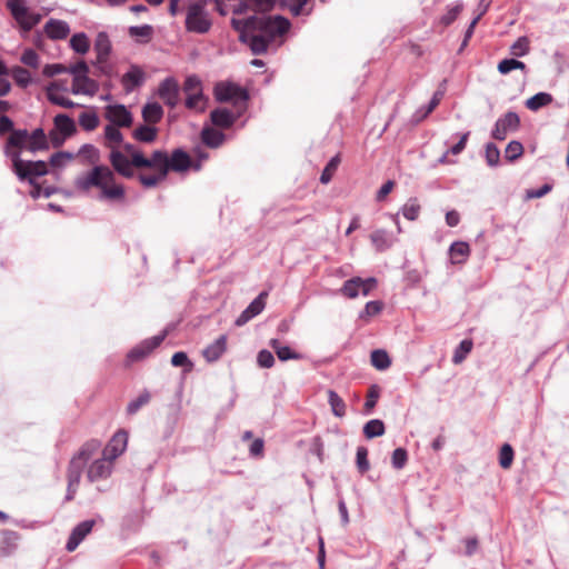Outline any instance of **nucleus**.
<instances>
[{
  "instance_id": "obj_56",
  "label": "nucleus",
  "mask_w": 569,
  "mask_h": 569,
  "mask_svg": "<svg viewBox=\"0 0 569 569\" xmlns=\"http://www.w3.org/2000/svg\"><path fill=\"white\" fill-rule=\"evenodd\" d=\"M462 11V4H456L448 9L447 13L441 17V23L443 26L451 24Z\"/></svg>"
},
{
  "instance_id": "obj_53",
  "label": "nucleus",
  "mask_w": 569,
  "mask_h": 569,
  "mask_svg": "<svg viewBox=\"0 0 569 569\" xmlns=\"http://www.w3.org/2000/svg\"><path fill=\"white\" fill-rule=\"evenodd\" d=\"M391 461L396 469H402L408 461V453L406 449L397 448L393 450Z\"/></svg>"
},
{
  "instance_id": "obj_50",
  "label": "nucleus",
  "mask_w": 569,
  "mask_h": 569,
  "mask_svg": "<svg viewBox=\"0 0 569 569\" xmlns=\"http://www.w3.org/2000/svg\"><path fill=\"white\" fill-rule=\"evenodd\" d=\"M356 463L361 475L366 473L369 470L370 463L368 460V449L366 447H358Z\"/></svg>"
},
{
  "instance_id": "obj_64",
  "label": "nucleus",
  "mask_w": 569,
  "mask_h": 569,
  "mask_svg": "<svg viewBox=\"0 0 569 569\" xmlns=\"http://www.w3.org/2000/svg\"><path fill=\"white\" fill-rule=\"evenodd\" d=\"M72 156L70 153L66 152H57L51 156L50 158V164L52 167H62L66 162V160H71Z\"/></svg>"
},
{
  "instance_id": "obj_57",
  "label": "nucleus",
  "mask_w": 569,
  "mask_h": 569,
  "mask_svg": "<svg viewBox=\"0 0 569 569\" xmlns=\"http://www.w3.org/2000/svg\"><path fill=\"white\" fill-rule=\"evenodd\" d=\"M171 363L174 367H188V371L192 369V362L189 360L187 353L183 351H178L173 353L171 358Z\"/></svg>"
},
{
  "instance_id": "obj_41",
  "label": "nucleus",
  "mask_w": 569,
  "mask_h": 569,
  "mask_svg": "<svg viewBox=\"0 0 569 569\" xmlns=\"http://www.w3.org/2000/svg\"><path fill=\"white\" fill-rule=\"evenodd\" d=\"M385 433V423L379 419L368 421L363 427V435L366 438L371 439L380 437Z\"/></svg>"
},
{
  "instance_id": "obj_27",
  "label": "nucleus",
  "mask_w": 569,
  "mask_h": 569,
  "mask_svg": "<svg viewBox=\"0 0 569 569\" xmlns=\"http://www.w3.org/2000/svg\"><path fill=\"white\" fill-rule=\"evenodd\" d=\"M227 350V336H220L214 342L206 347L202 351L203 358L208 362L217 361Z\"/></svg>"
},
{
  "instance_id": "obj_33",
  "label": "nucleus",
  "mask_w": 569,
  "mask_h": 569,
  "mask_svg": "<svg viewBox=\"0 0 569 569\" xmlns=\"http://www.w3.org/2000/svg\"><path fill=\"white\" fill-rule=\"evenodd\" d=\"M269 345L281 361L299 360L302 358L300 353L291 350L289 347L281 346L278 339H271Z\"/></svg>"
},
{
  "instance_id": "obj_4",
  "label": "nucleus",
  "mask_w": 569,
  "mask_h": 569,
  "mask_svg": "<svg viewBox=\"0 0 569 569\" xmlns=\"http://www.w3.org/2000/svg\"><path fill=\"white\" fill-rule=\"evenodd\" d=\"M231 27L254 54H262L277 37L288 32L290 22L281 16H251L247 19L232 18Z\"/></svg>"
},
{
  "instance_id": "obj_7",
  "label": "nucleus",
  "mask_w": 569,
  "mask_h": 569,
  "mask_svg": "<svg viewBox=\"0 0 569 569\" xmlns=\"http://www.w3.org/2000/svg\"><path fill=\"white\" fill-rule=\"evenodd\" d=\"M103 136L104 146L110 150L109 161L113 170L117 173H126L127 167L124 166V153L119 149L123 141V134L119 130V127L106 126Z\"/></svg>"
},
{
  "instance_id": "obj_52",
  "label": "nucleus",
  "mask_w": 569,
  "mask_h": 569,
  "mask_svg": "<svg viewBox=\"0 0 569 569\" xmlns=\"http://www.w3.org/2000/svg\"><path fill=\"white\" fill-rule=\"evenodd\" d=\"M380 397V388L377 385H372L367 392V399L365 402L366 412H370L377 405Z\"/></svg>"
},
{
  "instance_id": "obj_6",
  "label": "nucleus",
  "mask_w": 569,
  "mask_h": 569,
  "mask_svg": "<svg viewBox=\"0 0 569 569\" xmlns=\"http://www.w3.org/2000/svg\"><path fill=\"white\" fill-rule=\"evenodd\" d=\"M68 72L73 76L71 92L73 94H84L93 97L99 91V83L91 79L89 73V66L86 61L80 60L74 64L69 66Z\"/></svg>"
},
{
  "instance_id": "obj_46",
  "label": "nucleus",
  "mask_w": 569,
  "mask_h": 569,
  "mask_svg": "<svg viewBox=\"0 0 569 569\" xmlns=\"http://www.w3.org/2000/svg\"><path fill=\"white\" fill-rule=\"evenodd\" d=\"M339 163H340V157H339V154H337L325 167V169L320 176L321 183L326 184L332 179L335 172L338 169Z\"/></svg>"
},
{
  "instance_id": "obj_61",
  "label": "nucleus",
  "mask_w": 569,
  "mask_h": 569,
  "mask_svg": "<svg viewBox=\"0 0 569 569\" xmlns=\"http://www.w3.org/2000/svg\"><path fill=\"white\" fill-rule=\"evenodd\" d=\"M69 67H66L61 63L46 64L42 73L46 77H53L56 74L68 72Z\"/></svg>"
},
{
  "instance_id": "obj_8",
  "label": "nucleus",
  "mask_w": 569,
  "mask_h": 569,
  "mask_svg": "<svg viewBox=\"0 0 569 569\" xmlns=\"http://www.w3.org/2000/svg\"><path fill=\"white\" fill-rule=\"evenodd\" d=\"M211 19L206 10V2L198 0L187 8L186 29L189 32L207 33L211 28Z\"/></svg>"
},
{
  "instance_id": "obj_5",
  "label": "nucleus",
  "mask_w": 569,
  "mask_h": 569,
  "mask_svg": "<svg viewBox=\"0 0 569 569\" xmlns=\"http://www.w3.org/2000/svg\"><path fill=\"white\" fill-rule=\"evenodd\" d=\"M46 149H48V140L41 128L36 129L31 133L26 129H19L12 131L9 136L4 147V152L7 157H9V151L13 153L16 152L21 157L22 150L37 152Z\"/></svg>"
},
{
  "instance_id": "obj_18",
  "label": "nucleus",
  "mask_w": 569,
  "mask_h": 569,
  "mask_svg": "<svg viewBox=\"0 0 569 569\" xmlns=\"http://www.w3.org/2000/svg\"><path fill=\"white\" fill-rule=\"evenodd\" d=\"M159 98L169 107H174L179 99V84L174 78H166L158 88Z\"/></svg>"
},
{
  "instance_id": "obj_31",
  "label": "nucleus",
  "mask_w": 569,
  "mask_h": 569,
  "mask_svg": "<svg viewBox=\"0 0 569 569\" xmlns=\"http://www.w3.org/2000/svg\"><path fill=\"white\" fill-rule=\"evenodd\" d=\"M142 118L146 123L154 126L163 117V109L157 102H149L142 108Z\"/></svg>"
},
{
  "instance_id": "obj_26",
  "label": "nucleus",
  "mask_w": 569,
  "mask_h": 569,
  "mask_svg": "<svg viewBox=\"0 0 569 569\" xmlns=\"http://www.w3.org/2000/svg\"><path fill=\"white\" fill-rule=\"evenodd\" d=\"M46 94H47L48 100L50 102H52L53 104H57V106H60L63 108H68V109L77 106L72 100H70L69 98H67L60 93L59 80L51 82L46 88Z\"/></svg>"
},
{
  "instance_id": "obj_22",
  "label": "nucleus",
  "mask_w": 569,
  "mask_h": 569,
  "mask_svg": "<svg viewBox=\"0 0 569 569\" xmlns=\"http://www.w3.org/2000/svg\"><path fill=\"white\" fill-rule=\"evenodd\" d=\"M94 526L93 520H86L83 522H80L71 532L66 549L69 552L74 551L78 546L81 543V541L91 532L92 528Z\"/></svg>"
},
{
  "instance_id": "obj_44",
  "label": "nucleus",
  "mask_w": 569,
  "mask_h": 569,
  "mask_svg": "<svg viewBox=\"0 0 569 569\" xmlns=\"http://www.w3.org/2000/svg\"><path fill=\"white\" fill-rule=\"evenodd\" d=\"M520 69L525 71L527 69L526 64L517 59H503L498 63V71L501 74H507L512 70Z\"/></svg>"
},
{
  "instance_id": "obj_51",
  "label": "nucleus",
  "mask_w": 569,
  "mask_h": 569,
  "mask_svg": "<svg viewBox=\"0 0 569 569\" xmlns=\"http://www.w3.org/2000/svg\"><path fill=\"white\" fill-rule=\"evenodd\" d=\"M12 78L16 83L22 88H26L31 82L30 72L21 67H17L12 70Z\"/></svg>"
},
{
  "instance_id": "obj_25",
  "label": "nucleus",
  "mask_w": 569,
  "mask_h": 569,
  "mask_svg": "<svg viewBox=\"0 0 569 569\" xmlns=\"http://www.w3.org/2000/svg\"><path fill=\"white\" fill-rule=\"evenodd\" d=\"M143 81L144 72L137 66H132L121 78V83L126 92L133 91L136 88L140 87Z\"/></svg>"
},
{
  "instance_id": "obj_55",
  "label": "nucleus",
  "mask_w": 569,
  "mask_h": 569,
  "mask_svg": "<svg viewBox=\"0 0 569 569\" xmlns=\"http://www.w3.org/2000/svg\"><path fill=\"white\" fill-rule=\"evenodd\" d=\"M445 96V89L443 88H439L432 96L429 104L427 106L423 114L421 116V118H426L428 117L440 103V101L442 100Z\"/></svg>"
},
{
  "instance_id": "obj_63",
  "label": "nucleus",
  "mask_w": 569,
  "mask_h": 569,
  "mask_svg": "<svg viewBox=\"0 0 569 569\" xmlns=\"http://www.w3.org/2000/svg\"><path fill=\"white\" fill-rule=\"evenodd\" d=\"M395 186L396 183L392 180H388L387 182H385L377 192V201H383L386 197L393 190Z\"/></svg>"
},
{
  "instance_id": "obj_30",
  "label": "nucleus",
  "mask_w": 569,
  "mask_h": 569,
  "mask_svg": "<svg viewBox=\"0 0 569 569\" xmlns=\"http://www.w3.org/2000/svg\"><path fill=\"white\" fill-rule=\"evenodd\" d=\"M132 137L139 142L151 143L158 137V129L152 124H141L132 131Z\"/></svg>"
},
{
  "instance_id": "obj_21",
  "label": "nucleus",
  "mask_w": 569,
  "mask_h": 569,
  "mask_svg": "<svg viewBox=\"0 0 569 569\" xmlns=\"http://www.w3.org/2000/svg\"><path fill=\"white\" fill-rule=\"evenodd\" d=\"M243 111L244 110L237 109V112H232L226 108H218L211 111L210 118L216 127L228 129L237 121Z\"/></svg>"
},
{
  "instance_id": "obj_32",
  "label": "nucleus",
  "mask_w": 569,
  "mask_h": 569,
  "mask_svg": "<svg viewBox=\"0 0 569 569\" xmlns=\"http://www.w3.org/2000/svg\"><path fill=\"white\" fill-rule=\"evenodd\" d=\"M54 129L66 137H70L76 132L74 121L67 114H57L53 120Z\"/></svg>"
},
{
  "instance_id": "obj_58",
  "label": "nucleus",
  "mask_w": 569,
  "mask_h": 569,
  "mask_svg": "<svg viewBox=\"0 0 569 569\" xmlns=\"http://www.w3.org/2000/svg\"><path fill=\"white\" fill-rule=\"evenodd\" d=\"M21 62L31 68H38L39 66V56L32 49H27L21 56Z\"/></svg>"
},
{
  "instance_id": "obj_34",
  "label": "nucleus",
  "mask_w": 569,
  "mask_h": 569,
  "mask_svg": "<svg viewBox=\"0 0 569 569\" xmlns=\"http://www.w3.org/2000/svg\"><path fill=\"white\" fill-rule=\"evenodd\" d=\"M202 142L210 148H218L224 140V134L213 128H204L201 132Z\"/></svg>"
},
{
  "instance_id": "obj_59",
  "label": "nucleus",
  "mask_w": 569,
  "mask_h": 569,
  "mask_svg": "<svg viewBox=\"0 0 569 569\" xmlns=\"http://www.w3.org/2000/svg\"><path fill=\"white\" fill-rule=\"evenodd\" d=\"M257 362L261 368H271L274 365V357L269 350H261L258 353Z\"/></svg>"
},
{
  "instance_id": "obj_3",
  "label": "nucleus",
  "mask_w": 569,
  "mask_h": 569,
  "mask_svg": "<svg viewBox=\"0 0 569 569\" xmlns=\"http://www.w3.org/2000/svg\"><path fill=\"white\" fill-rule=\"evenodd\" d=\"M101 442L98 439H90L86 441L79 450L71 457L67 468V495L66 500H73L80 485L83 469L87 467L86 476L87 480L91 483L107 480L113 471V463L100 457L89 461L100 451Z\"/></svg>"
},
{
  "instance_id": "obj_37",
  "label": "nucleus",
  "mask_w": 569,
  "mask_h": 569,
  "mask_svg": "<svg viewBox=\"0 0 569 569\" xmlns=\"http://www.w3.org/2000/svg\"><path fill=\"white\" fill-rule=\"evenodd\" d=\"M552 96L547 92H539L526 101V107L531 111H537L542 107L549 106L552 102Z\"/></svg>"
},
{
  "instance_id": "obj_9",
  "label": "nucleus",
  "mask_w": 569,
  "mask_h": 569,
  "mask_svg": "<svg viewBox=\"0 0 569 569\" xmlns=\"http://www.w3.org/2000/svg\"><path fill=\"white\" fill-rule=\"evenodd\" d=\"M9 158L12 162V170L20 180H28L33 184L34 178L48 173V164L44 161L22 160L16 152L9 151Z\"/></svg>"
},
{
  "instance_id": "obj_14",
  "label": "nucleus",
  "mask_w": 569,
  "mask_h": 569,
  "mask_svg": "<svg viewBox=\"0 0 569 569\" xmlns=\"http://www.w3.org/2000/svg\"><path fill=\"white\" fill-rule=\"evenodd\" d=\"M520 118L516 112L508 111L496 121L491 136L496 140H505L510 132L518 130Z\"/></svg>"
},
{
  "instance_id": "obj_20",
  "label": "nucleus",
  "mask_w": 569,
  "mask_h": 569,
  "mask_svg": "<svg viewBox=\"0 0 569 569\" xmlns=\"http://www.w3.org/2000/svg\"><path fill=\"white\" fill-rule=\"evenodd\" d=\"M276 0H242L233 7L232 12L234 14H243L248 10H252L258 13H266L273 9Z\"/></svg>"
},
{
  "instance_id": "obj_24",
  "label": "nucleus",
  "mask_w": 569,
  "mask_h": 569,
  "mask_svg": "<svg viewBox=\"0 0 569 569\" xmlns=\"http://www.w3.org/2000/svg\"><path fill=\"white\" fill-rule=\"evenodd\" d=\"M44 32L52 40H62L69 36L70 28L66 21L50 19L44 26Z\"/></svg>"
},
{
  "instance_id": "obj_60",
  "label": "nucleus",
  "mask_w": 569,
  "mask_h": 569,
  "mask_svg": "<svg viewBox=\"0 0 569 569\" xmlns=\"http://www.w3.org/2000/svg\"><path fill=\"white\" fill-rule=\"evenodd\" d=\"M383 303L381 301L367 302L361 317H372L381 312Z\"/></svg>"
},
{
  "instance_id": "obj_13",
  "label": "nucleus",
  "mask_w": 569,
  "mask_h": 569,
  "mask_svg": "<svg viewBox=\"0 0 569 569\" xmlns=\"http://www.w3.org/2000/svg\"><path fill=\"white\" fill-rule=\"evenodd\" d=\"M376 286L377 280L375 278L362 279L360 277H355L343 283L341 293L347 298L353 299L358 297L359 293L368 296Z\"/></svg>"
},
{
  "instance_id": "obj_23",
  "label": "nucleus",
  "mask_w": 569,
  "mask_h": 569,
  "mask_svg": "<svg viewBox=\"0 0 569 569\" xmlns=\"http://www.w3.org/2000/svg\"><path fill=\"white\" fill-rule=\"evenodd\" d=\"M166 338V333H161L154 336L150 339L144 340L139 347L132 349L128 357L132 360H140L147 355H149L152 350L158 348Z\"/></svg>"
},
{
  "instance_id": "obj_48",
  "label": "nucleus",
  "mask_w": 569,
  "mask_h": 569,
  "mask_svg": "<svg viewBox=\"0 0 569 569\" xmlns=\"http://www.w3.org/2000/svg\"><path fill=\"white\" fill-rule=\"evenodd\" d=\"M530 50V41L527 37H520L510 47V53L515 57L526 56Z\"/></svg>"
},
{
  "instance_id": "obj_19",
  "label": "nucleus",
  "mask_w": 569,
  "mask_h": 569,
  "mask_svg": "<svg viewBox=\"0 0 569 569\" xmlns=\"http://www.w3.org/2000/svg\"><path fill=\"white\" fill-rule=\"evenodd\" d=\"M267 297V291L261 292L237 318L234 322L236 326L241 327L256 316L260 315L266 307Z\"/></svg>"
},
{
  "instance_id": "obj_28",
  "label": "nucleus",
  "mask_w": 569,
  "mask_h": 569,
  "mask_svg": "<svg viewBox=\"0 0 569 569\" xmlns=\"http://www.w3.org/2000/svg\"><path fill=\"white\" fill-rule=\"evenodd\" d=\"M19 540V533L10 530L3 531L0 541V557L11 556L17 550Z\"/></svg>"
},
{
  "instance_id": "obj_38",
  "label": "nucleus",
  "mask_w": 569,
  "mask_h": 569,
  "mask_svg": "<svg viewBox=\"0 0 569 569\" xmlns=\"http://www.w3.org/2000/svg\"><path fill=\"white\" fill-rule=\"evenodd\" d=\"M370 361L377 370H386L391 366V359L388 352L382 349L373 350L370 356Z\"/></svg>"
},
{
  "instance_id": "obj_29",
  "label": "nucleus",
  "mask_w": 569,
  "mask_h": 569,
  "mask_svg": "<svg viewBox=\"0 0 569 569\" xmlns=\"http://www.w3.org/2000/svg\"><path fill=\"white\" fill-rule=\"evenodd\" d=\"M470 246L465 241H456L450 246L449 256L455 264H460L467 261L470 256Z\"/></svg>"
},
{
  "instance_id": "obj_2",
  "label": "nucleus",
  "mask_w": 569,
  "mask_h": 569,
  "mask_svg": "<svg viewBox=\"0 0 569 569\" xmlns=\"http://www.w3.org/2000/svg\"><path fill=\"white\" fill-rule=\"evenodd\" d=\"M77 157L82 164L92 166V169L76 179V188L82 192H89L96 188L99 190V198L117 201L124 198V188L116 181L113 168L100 164V151L93 144H83Z\"/></svg>"
},
{
  "instance_id": "obj_12",
  "label": "nucleus",
  "mask_w": 569,
  "mask_h": 569,
  "mask_svg": "<svg viewBox=\"0 0 569 569\" xmlns=\"http://www.w3.org/2000/svg\"><path fill=\"white\" fill-rule=\"evenodd\" d=\"M7 7L24 32L30 31L41 20L40 14L29 11L24 4V0H8Z\"/></svg>"
},
{
  "instance_id": "obj_17",
  "label": "nucleus",
  "mask_w": 569,
  "mask_h": 569,
  "mask_svg": "<svg viewBox=\"0 0 569 569\" xmlns=\"http://www.w3.org/2000/svg\"><path fill=\"white\" fill-rule=\"evenodd\" d=\"M94 51L97 53L96 64L102 73H107V67L104 66L109 54L111 52V42L106 32H99L94 41Z\"/></svg>"
},
{
  "instance_id": "obj_62",
  "label": "nucleus",
  "mask_w": 569,
  "mask_h": 569,
  "mask_svg": "<svg viewBox=\"0 0 569 569\" xmlns=\"http://www.w3.org/2000/svg\"><path fill=\"white\" fill-rule=\"evenodd\" d=\"M152 33V27L144 24L141 27H130L129 28V34L131 37H142V38H150Z\"/></svg>"
},
{
  "instance_id": "obj_54",
  "label": "nucleus",
  "mask_w": 569,
  "mask_h": 569,
  "mask_svg": "<svg viewBox=\"0 0 569 569\" xmlns=\"http://www.w3.org/2000/svg\"><path fill=\"white\" fill-rule=\"evenodd\" d=\"M486 160L490 167L497 166L500 160V151L493 143L486 146Z\"/></svg>"
},
{
  "instance_id": "obj_42",
  "label": "nucleus",
  "mask_w": 569,
  "mask_h": 569,
  "mask_svg": "<svg viewBox=\"0 0 569 569\" xmlns=\"http://www.w3.org/2000/svg\"><path fill=\"white\" fill-rule=\"evenodd\" d=\"M472 347H473V343L471 340H469V339L462 340L453 352L452 362L456 365L461 363L467 358V356L471 352Z\"/></svg>"
},
{
  "instance_id": "obj_45",
  "label": "nucleus",
  "mask_w": 569,
  "mask_h": 569,
  "mask_svg": "<svg viewBox=\"0 0 569 569\" xmlns=\"http://www.w3.org/2000/svg\"><path fill=\"white\" fill-rule=\"evenodd\" d=\"M515 452L509 443L502 445L499 452V465L502 469H509L513 462Z\"/></svg>"
},
{
  "instance_id": "obj_40",
  "label": "nucleus",
  "mask_w": 569,
  "mask_h": 569,
  "mask_svg": "<svg viewBox=\"0 0 569 569\" xmlns=\"http://www.w3.org/2000/svg\"><path fill=\"white\" fill-rule=\"evenodd\" d=\"M70 47L77 53L84 54L90 49V41L86 33L80 32L72 36L70 39Z\"/></svg>"
},
{
  "instance_id": "obj_43",
  "label": "nucleus",
  "mask_w": 569,
  "mask_h": 569,
  "mask_svg": "<svg viewBox=\"0 0 569 569\" xmlns=\"http://www.w3.org/2000/svg\"><path fill=\"white\" fill-rule=\"evenodd\" d=\"M420 204L417 198L409 199L402 207V214L408 220H416L420 213Z\"/></svg>"
},
{
  "instance_id": "obj_10",
  "label": "nucleus",
  "mask_w": 569,
  "mask_h": 569,
  "mask_svg": "<svg viewBox=\"0 0 569 569\" xmlns=\"http://www.w3.org/2000/svg\"><path fill=\"white\" fill-rule=\"evenodd\" d=\"M214 98L219 102H232L236 109L244 110L249 99L248 92L231 82H219L214 87Z\"/></svg>"
},
{
  "instance_id": "obj_49",
  "label": "nucleus",
  "mask_w": 569,
  "mask_h": 569,
  "mask_svg": "<svg viewBox=\"0 0 569 569\" xmlns=\"http://www.w3.org/2000/svg\"><path fill=\"white\" fill-rule=\"evenodd\" d=\"M372 244L377 250L382 251L390 246L387 232L385 230H376L370 234Z\"/></svg>"
},
{
  "instance_id": "obj_15",
  "label": "nucleus",
  "mask_w": 569,
  "mask_h": 569,
  "mask_svg": "<svg viewBox=\"0 0 569 569\" xmlns=\"http://www.w3.org/2000/svg\"><path fill=\"white\" fill-rule=\"evenodd\" d=\"M103 116L110 122L109 126L119 128H129L133 121L131 112L123 104L107 106Z\"/></svg>"
},
{
  "instance_id": "obj_39",
  "label": "nucleus",
  "mask_w": 569,
  "mask_h": 569,
  "mask_svg": "<svg viewBox=\"0 0 569 569\" xmlns=\"http://www.w3.org/2000/svg\"><path fill=\"white\" fill-rule=\"evenodd\" d=\"M151 392L143 390L134 400L130 401L126 408L128 415L132 416L137 413L142 407L147 406L151 401Z\"/></svg>"
},
{
  "instance_id": "obj_35",
  "label": "nucleus",
  "mask_w": 569,
  "mask_h": 569,
  "mask_svg": "<svg viewBox=\"0 0 569 569\" xmlns=\"http://www.w3.org/2000/svg\"><path fill=\"white\" fill-rule=\"evenodd\" d=\"M328 402L331 411L336 417L342 418L346 416L347 406L343 399L333 390H328Z\"/></svg>"
},
{
  "instance_id": "obj_11",
  "label": "nucleus",
  "mask_w": 569,
  "mask_h": 569,
  "mask_svg": "<svg viewBox=\"0 0 569 569\" xmlns=\"http://www.w3.org/2000/svg\"><path fill=\"white\" fill-rule=\"evenodd\" d=\"M183 92L186 94V107L190 110L203 111L206 107V98L202 93L201 80L192 74L187 77L183 83Z\"/></svg>"
},
{
  "instance_id": "obj_1",
  "label": "nucleus",
  "mask_w": 569,
  "mask_h": 569,
  "mask_svg": "<svg viewBox=\"0 0 569 569\" xmlns=\"http://www.w3.org/2000/svg\"><path fill=\"white\" fill-rule=\"evenodd\" d=\"M127 167L123 178L134 177V169H150V172L140 171L137 176L144 188H154L163 182L170 171L183 173L192 167V159L182 149H174L170 154L166 150H154L146 157L133 144L126 143L123 151Z\"/></svg>"
},
{
  "instance_id": "obj_36",
  "label": "nucleus",
  "mask_w": 569,
  "mask_h": 569,
  "mask_svg": "<svg viewBox=\"0 0 569 569\" xmlns=\"http://www.w3.org/2000/svg\"><path fill=\"white\" fill-rule=\"evenodd\" d=\"M78 120L80 127L86 131H93L100 123L99 117L93 109L80 113Z\"/></svg>"
},
{
  "instance_id": "obj_16",
  "label": "nucleus",
  "mask_w": 569,
  "mask_h": 569,
  "mask_svg": "<svg viewBox=\"0 0 569 569\" xmlns=\"http://www.w3.org/2000/svg\"><path fill=\"white\" fill-rule=\"evenodd\" d=\"M127 445L128 432L122 429L118 430L103 448L102 457L114 463L116 459L126 451Z\"/></svg>"
},
{
  "instance_id": "obj_47",
  "label": "nucleus",
  "mask_w": 569,
  "mask_h": 569,
  "mask_svg": "<svg viewBox=\"0 0 569 569\" xmlns=\"http://www.w3.org/2000/svg\"><path fill=\"white\" fill-rule=\"evenodd\" d=\"M523 154V146L516 140H512L508 143L505 150V157L508 161L513 162L519 159Z\"/></svg>"
}]
</instances>
